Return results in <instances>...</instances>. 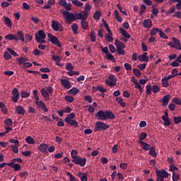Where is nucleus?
<instances>
[{
    "label": "nucleus",
    "mask_w": 181,
    "mask_h": 181,
    "mask_svg": "<svg viewBox=\"0 0 181 181\" xmlns=\"http://www.w3.org/2000/svg\"><path fill=\"white\" fill-rule=\"evenodd\" d=\"M170 98H172V96L170 95H165L163 98V106L166 107L169 104V101L170 100Z\"/></svg>",
    "instance_id": "obj_19"
},
{
    "label": "nucleus",
    "mask_w": 181,
    "mask_h": 181,
    "mask_svg": "<svg viewBox=\"0 0 181 181\" xmlns=\"http://www.w3.org/2000/svg\"><path fill=\"white\" fill-rule=\"evenodd\" d=\"M175 170H178L177 167H176V165H175V164H170V172H175Z\"/></svg>",
    "instance_id": "obj_61"
},
{
    "label": "nucleus",
    "mask_w": 181,
    "mask_h": 181,
    "mask_svg": "<svg viewBox=\"0 0 181 181\" xmlns=\"http://www.w3.org/2000/svg\"><path fill=\"white\" fill-rule=\"evenodd\" d=\"M90 40L91 42H95L96 40L95 33L94 31H91L90 33Z\"/></svg>",
    "instance_id": "obj_59"
},
{
    "label": "nucleus",
    "mask_w": 181,
    "mask_h": 181,
    "mask_svg": "<svg viewBox=\"0 0 181 181\" xmlns=\"http://www.w3.org/2000/svg\"><path fill=\"white\" fill-rule=\"evenodd\" d=\"M4 57L5 60H9L10 59H12V56L10 55L9 52H8L7 51L4 52Z\"/></svg>",
    "instance_id": "obj_52"
},
{
    "label": "nucleus",
    "mask_w": 181,
    "mask_h": 181,
    "mask_svg": "<svg viewBox=\"0 0 181 181\" xmlns=\"http://www.w3.org/2000/svg\"><path fill=\"white\" fill-rule=\"evenodd\" d=\"M133 73L136 76V77H141V71H139V69H133Z\"/></svg>",
    "instance_id": "obj_56"
},
{
    "label": "nucleus",
    "mask_w": 181,
    "mask_h": 181,
    "mask_svg": "<svg viewBox=\"0 0 181 181\" xmlns=\"http://www.w3.org/2000/svg\"><path fill=\"white\" fill-rule=\"evenodd\" d=\"M146 88V95H151V94H152V86L151 85H147Z\"/></svg>",
    "instance_id": "obj_41"
},
{
    "label": "nucleus",
    "mask_w": 181,
    "mask_h": 181,
    "mask_svg": "<svg viewBox=\"0 0 181 181\" xmlns=\"http://www.w3.org/2000/svg\"><path fill=\"white\" fill-rule=\"evenodd\" d=\"M71 158H73V159H76V158L78 157V156H77L78 153L76 150H72L71 152Z\"/></svg>",
    "instance_id": "obj_60"
},
{
    "label": "nucleus",
    "mask_w": 181,
    "mask_h": 181,
    "mask_svg": "<svg viewBox=\"0 0 181 181\" xmlns=\"http://www.w3.org/2000/svg\"><path fill=\"white\" fill-rule=\"evenodd\" d=\"M108 128H110L109 124H106L105 123H104L103 122H97L95 127L94 128L93 131L95 132L101 131V129H103V131H105L106 129H108Z\"/></svg>",
    "instance_id": "obj_6"
},
{
    "label": "nucleus",
    "mask_w": 181,
    "mask_h": 181,
    "mask_svg": "<svg viewBox=\"0 0 181 181\" xmlns=\"http://www.w3.org/2000/svg\"><path fill=\"white\" fill-rule=\"evenodd\" d=\"M80 90L77 89V88H72L71 90H68V94H71V95H77Z\"/></svg>",
    "instance_id": "obj_25"
},
{
    "label": "nucleus",
    "mask_w": 181,
    "mask_h": 181,
    "mask_svg": "<svg viewBox=\"0 0 181 181\" xmlns=\"http://www.w3.org/2000/svg\"><path fill=\"white\" fill-rule=\"evenodd\" d=\"M146 136H148V134L145 132H142L140 134L139 136V142H142V141H144V139H146Z\"/></svg>",
    "instance_id": "obj_34"
},
{
    "label": "nucleus",
    "mask_w": 181,
    "mask_h": 181,
    "mask_svg": "<svg viewBox=\"0 0 181 181\" xmlns=\"http://www.w3.org/2000/svg\"><path fill=\"white\" fill-rule=\"evenodd\" d=\"M60 81L62 86H63L64 88H71V83H70V81H69V80L62 78L60 79Z\"/></svg>",
    "instance_id": "obj_14"
},
{
    "label": "nucleus",
    "mask_w": 181,
    "mask_h": 181,
    "mask_svg": "<svg viewBox=\"0 0 181 181\" xmlns=\"http://www.w3.org/2000/svg\"><path fill=\"white\" fill-rule=\"evenodd\" d=\"M12 101H13L14 103H18L19 97H21V95H19V90L16 88H14L12 90Z\"/></svg>",
    "instance_id": "obj_11"
},
{
    "label": "nucleus",
    "mask_w": 181,
    "mask_h": 181,
    "mask_svg": "<svg viewBox=\"0 0 181 181\" xmlns=\"http://www.w3.org/2000/svg\"><path fill=\"white\" fill-rule=\"evenodd\" d=\"M106 57L108 60H110L111 62H112V63H115L116 60H115V58L114 57V55H112V54L110 52L108 54H106Z\"/></svg>",
    "instance_id": "obj_35"
},
{
    "label": "nucleus",
    "mask_w": 181,
    "mask_h": 181,
    "mask_svg": "<svg viewBox=\"0 0 181 181\" xmlns=\"http://www.w3.org/2000/svg\"><path fill=\"white\" fill-rule=\"evenodd\" d=\"M26 142L29 145H33V144H35V139H33V138H32V136H29L26 138Z\"/></svg>",
    "instance_id": "obj_37"
},
{
    "label": "nucleus",
    "mask_w": 181,
    "mask_h": 181,
    "mask_svg": "<svg viewBox=\"0 0 181 181\" xmlns=\"http://www.w3.org/2000/svg\"><path fill=\"white\" fill-rule=\"evenodd\" d=\"M81 15H82V18H78V20H81V28L82 29H83L84 30H88V23L86 22V19H87V18H88V13L86 12H81Z\"/></svg>",
    "instance_id": "obj_4"
},
{
    "label": "nucleus",
    "mask_w": 181,
    "mask_h": 181,
    "mask_svg": "<svg viewBox=\"0 0 181 181\" xmlns=\"http://www.w3.org/2000/svg\"><path fill=\"white\" fill-rule=\"evenodd\" d=\"M172 40L173 42H168V46H170V47H173V49L181 50L180 41L177 40L176 37H173Z\"/></svg>",
    "instance_id": "obj_7"
},
{
    "label": "nucleus",
    "mask_w": 181,
    "mask_h": 181,
    "mask_svg": "<svg viewBox=\"0 0 181 181\" xmlns=\"http://www.w3.org/2000/svg\"><path fill=\"white\" fill-rule=\"evenodd\" d=\"M139 144H141V145H142V148L144 151H149L152 148L151 145H149L148 143L145 141H139Z\"/></svg>",
    "instance_id": "obj_20"
},
{
    "label": "nucleus",
    "mask_w": 181,
    "mask_h": 181,
    "mask_svg": "<svg viewBox=\"0 0 181 181\" xmlns=\"http://www.w3.org/2000/svg\"><path fill=\"white\" fill-rule=\"evenodd\" d=\"M64 99L66 100V101H67V103H73V101H74V97L71 95H66L64 97Z\"/></svg>",
    "instance_id": "obj_44"
},
{
    "label": "nucleus",
    "mask_w": 181,
    "mask_h": 181,
    "mask_svg": "<svg viewBox=\"0 0 181 181\" xmlns=\"http://www.w3.org/2000/svg\"><path fill=\"white\" fill-rule=\"evenodd\" d=\"M159 30H160V29H159V28L151 29V33H150L151 36H155V35H156L158 32L159 33Z\"/></svg>",
    "instance_id": "obj_47"
},
{
    "label": "nucleus",
    "mask_w": 181,
    "mask_h": 181,
    "mask_svg": "<svg viewBox=\"0 0 181 181\" xmlns=\"http://www.w3.org/2000/svg\"><path fill=\"white\" fill-rule=\"evenodd\" d=\"M65 122L66 124H69L71 127H75V128H78V122L76 119H71L69 120H65Z\"/></svg>",
    "instance_id": "obj_17"
},
{
    "label": "nucleus",
    "mask_w": 181,
    "mask_h": 181,
    "mask_svg": "<svg viewBox=\"0 0 181 181\" xmlns=\"http://www.w3.org/2000/svg\"><path fill=\"white\" fill-rule=\"evenodd\" d=\"M145 11H146V6L141 4L140 7L139 15H142L143 13H145Z\"/></svg>",
    "instance_id": "obj_48"
},
{
    "label": "nucleus",
    "mask_w": 181,
    "mask_h": 181,
    "mask_svg": "<svg viewBox=\"0 0 181 181\" xmlns=\"http://www.w3.org/2000/svg\"><path fill=\"white\" fill-rule=\"evenodd\" d=\"M10 168H12L15 172H19L22 169V167L18 163L11 165Z\"/></svg>",
    "instance_id": "obj_32"
},
{
    "label": "nucleus",
    "mask_w": 181,
    "mask_h": 181,
    "mask_svg": "<svg viewBox=\"0 0 181 181\" xmlns=\"http://www.w3.org/2000/svg\"><path fill=\"white\" fill-rule=\"evenodd\" d=\"M74 118H76V114H74V112H71L67 115V117L65 118L64 121L74 119Z\"/></svg>",
    "instance_id": "obj_38"
},
{
    "label": "nucleus",
    "mask_w": 181,
    "mask_h": 181,
    "mask_svg": "<svg viewBox=\"0 0 181 181\" xmlns=\"http://www.w3.org/2000/svg\"><path fill=\"white\" fill-rule=\"evenodd\" d=\"M65 69L69 71H73V70H74V66L71 64V63H68L66 64Z\"/></svg>",
    "instance_id": "obj_43"
},
{
    "label": "nucleus",
    "mask_w": 181,
    "mask_h": 181,
    "mask_svg": "<svg viewBox=\"0 0 181 181\" xmlns=\"http://www.w3.org/2000/svg\"><path fill=\"white\" fill-rule=\"evenodd\" d=\"M120 169H122L123 170H125L127 168H128V163H122L119 164Z\"/></svg>",
    "instance_id": "obj_58"
},
{
    "label": "nucleus",
    "mask_w": 181,
    "mask_h": 181,
    "mask_svg": "<svg viewBox=\"0 0 181 181\" xmlns=\"http://www.w3.org/2000/svg\"><path fill=\"white\" fill-rule=\"evenodd\" d=\"M71 29L75 35H77V33H78V25L76 23H74L71 25Z\"/></svg>",
    "instance_id": "obj_36"
},
{
    "label": "nucleus",
    "mask_w": 181,
    "mask_h": 181,
    "mask_svg": "<svg viewBox=\"0 0 181 181\" xmlns=\"http://www.w3.org/2000/svg\"><path fill=\"white\" fill-rule=\"evenodd\" d=\"M162 119L164 122V125H165V127H169V125H170L169 117H162Z\"/></svg>",
    "instance_id": "obj_40"
},
{
    "label": "nucleus",
    "mask_w": 181,
    "mask_h": 181,
    "mask_svg": "<svg viewBox=\"0 0 181 181\" xmlns=\"http://www.w3.org/2000/svg\"><path fill=\"white\" fill-rule=\"evenodd\" d=\"M62 15L63 16H64L65 20L68 23H71L73 21H78V19H83V16L81 14V12L74 15V13L65 11L62 13Z\"/></svg>",
    "instance_id": "obj_2"
},
{
    "label": "nucleus",
    "mask_w": 181,
    "mask_h": 181,
    "mask_svg": "<svg viewBox=\"0 0 181 181\" xmlns=\"http://www.w3.org/2000/svg\"><path fill=\"white\" fill-rule=\"evenodd\" d=\"M18 62V64H25V62H29V59L21 57L16 59Z\"/></svg>",
    "instance_id": "obj_29"
},
{
    "label": "nucleus",
    "mask_w": 181,
    "mask_h": 181,
    "mask_svg": "<svg viewBox=\"0 0 181 181\" xmlns=\"http://www.w3.org/2000/svg\"><path fill=\"white\" fill-rule=\"evenodd\" d=\"M144 28H145L146 29H151L152 28V20L151 19H146L143 21L142 23Z\"/></svg>",
    "instance_id": "obj_15"
},
{
    "label": "nucleus",
    "mask_w": 181,
    "mask_h": 181,
    "mask_svg": "<svg viewBox=\"0 0 181 181\" xmlns=\"http://www.w3.org/2000/svg\"><path fill=\"white\" fill-rule=\"evenodd\" d=\"M156 176H160L165 179L166 177H169V173H168L165 169H162L156 171Z\"/></svg>",
    "instance_id": "obj_12"
},
{
    "label": "nucleus",
    "mask_w": 181,
    "mask_h": 181,
    "mask_svg": "<svg viewBox=\"0 0 181 181\" xmlns=\"http://www.w3.org/2000/svg\"><path fill=\"white\" fill-rule=\"evenodd\" d=\"M47 37L48 42H51L52 45H55V46H57V47H62V44L60 43V41L57 37L52 35V33H48Z\"/></svg>",
    "instance_id": "obj_5"
},
{
    "label": "nucleus",
    "mask_w": 181,
    "mask_h": 181,
    "mask_svg": "<svg viewBox=\"0 0 181 181\" xmlns=\"http://www.w3.org/2000/svg\"><path fill=\"white\" fill-rule=\"evenodd\" d=\"M16 111L17 114H19L20 115H25V109L22 106H17L16 107Z\"/></svg>",
    "instance_id": "obj_22"
},
{
    "label": "nucleus",
    "mask_w": 181,
    "mask_h": 181,
    "mask_svg": "<svg viewBox=\"0 0 181 181\" xmlns=\"http://www.w3.org/2000/svg\"><path fill=\"white\" fill-rule=\"evenodd\" d=\"M115 45L116 46V49H125V44L124 42H120L119 40L116 39Z\"/></svg>",
    "instance_id": "obj_18"
},
{
    "label": "nucleus",
    "mask_w": 181,
    "mask_h": 181,
    "mask_svg": "<svg viewBox=\"0 0 181 181\" xmlns=\"http://www.w3.org/2000/svg\"><path fill=\"white\" fill-rule=\"evenodd\" d=\"M116 101L117 103H118V104H119V105H121V107H122L123 108H125V107H127V103H125L124 102V100H122V98H116Z\"/></svg>",
    "instance_id": "obj_28"
},
{
    "label": "nucleus",
    "mask_w": 181,
    "mask_h": 181,
    "mask_svg": "<svg viewBox=\"0 0 181 181\" xmlns=\"http://www.w3.org/2000/svg\"><path fill=\"white\" fill-rule=\"evenodd\" d=\"M21 98H28L30 95V93H28L26 91H23L21 93Z\"/></svg>",
    "instance_id": "obj_49"
},
{
    "label": "nucleus",
    "mask_w": 181,
    "mask_h": 181,
    "mask_svg": "<svg viewBox=\"0 0 181 181\" xmlns=\"http://www.w3.org/2000/svg\"><path fill=\"white\" fill-rule=\"evenodd\" d=\"M35 104L37 107H39V108H42V106L45 105V102H43V100H38L35 101Z\"/></svg>",
    "instance_id": "obj_50"
},
{
    "label": "nucleus",
    "mask_w": 181,
    "mask_h": 181,
    "mask_svg": "<svg viewBox=\"0 0 181 181\" xmlns=\"http://www.w3.org/2000/svg\"><path fill=\"white\" fill-rule=\"evenodd\" d=\"M109 80L105 81V83L107 86H109L110 87H114V86H117V78H115V75L110 74L109 76Z\"/></svg>",
    "instance_id": "obj_10"
},
{
    "label": "nucleus",
    "mask_w": 181,
    "mask_h": 181,
    "mask_svg": "<svg viewBox=\"0 0 181 181\" xmlns=\"http://www.w3.org/2000/svg\"><path fill=\"white\" fill-rule=\"evenodd\" d=\"M180 179V175L177 173H173V180L177 181Z\"/></svg>",
    "instance_id": "obj_46"
},
{
    "label": "nucleus",
    "mask_w": 181,
    "mask_h": 181,
    "mask_svg": "<svg viewBox=\"0 0 181 181\" xmlns=\"http://www.w3.org/2000/svg\"><path fill=\"white\" fill-rule=\"evenodd\" d=\"M116 51L118 54H122V56L125 54V50H124V48H116Z\"/></svg>",
    "instance_id": "obj_51"
},
{
    "label": "nucleus",
    "mask_w": 181,
    "mask_h": 181,
    "mask_svg": "<svg viewBox=\"0 0 181 181\" xmlns=\"http://www.w3.org/2000/svg\"><path fill=\"white\" fill-rule=\"evenodd\" d=\"M16 37L17 39L16 40V42H18V40H21V42H25V35L23 34V32H22L21 30H19L17 32Z\"/></svg>",
    "instance_id": "obj_16"
},
{
    "label": "nucleus",
    "mask_w": 181,
    "mask_h": 181,
    "mask_svg": "<svg viewBox=\"0 0 181 181\" xmlns=\"http://www.w3.org/2000/svg\"><path fill=\"white\" fill-rule=\"evenodd\" d=\"M11 149L13 150V152L14 153H18V152H19V148H18L17 146L12 145L11 146Z\"/></svg>",
    "instance_id": "obj_63"
},
{
    "label": "nucleus",
    "mask_w": 181,
    "mask_h": 181,
    "mask_svg": "<svg viewBox=\"0 0 181 181\" xmlns=\"http://www.w3.org/2000/svg\"><path fill=\"white\" fill-rule=\"evenodd\" d=\"M46 33L43 30H40L37 33H35V40L37 43H40V45H43L46 43Z\"/></svg>",
    "instance_id": "obj_3"
},
{
    "label": "nucleus",
    "mask_w": 181,
    "mask_h": 181,
    "mask_svg": "<svg viewBox=\"0 0 181 181\" xmlns=\"http://www.w3.org/2000/svg\"><path fill=\"white\" fill-rule=\"evenodd\" d=\"M163 87H169V81L166 78V76L163 77L161 80Z\"/></svg>",
    "instance_id": "obj_31"
},
{
    "label": "nucleus",
    "mask_w": 181,
    "mask_h": 181,
    "mask_svg": "<svg viewBox=\"0 0 181 181\" xmlns=\"http://www.w3.org/2000/svg\"><path fill=\"white\" fill-rule=\"evenodd\" d=\"M138 59L139 60V62H146V63H148V62H149V57H148V53L144 52V54L139 55Z\"/></svg>",
    "instance_id": "obj_13"
},
{
    "label": "nucleus",
    "mask_w": 181,
    "mask_h": 181,
    "mask_svg": "<svg viewBox=\"0 0 181 181\" xmlns=\"http://www.w3.org/2000/svg\"><path fill=\"white\" fill-rule=\"evenodd\" d=\"M100 18H101V12L97 11L93 14V18L95 19V21H99Z\"/></svg>",
    "instance_id": "obj_39"
},
{
    "label": "nucleus",
    "mask_w": 181,
    "mask_h": 181,
    "mask_svg": "<svg viewBox=\"0 0 181 181\" xmlns=\"http://www.w3.org/2000/svg\"><path fill=\"white\" fill-rule=\"evenodd\" d=\"M67 176H69L70 181H76V177L70 173H66Z\"/></svg>",
    "instance_id": "obj_64"
},
{
    "label": "nucleus",
    "mask_w": 181,
    "mask_h": 181,
    "mask_svg": "<svg viewBox=\"0 0 181 181\" xmlns=\"http://www.w3.org/2000/svg\"><path fill=\"white\" fill-rule=\"evenodd\" d=\"M41 94L47 101L49 100V93H47V90H46V89H41Z\"/></svg>",
    "instance_id": "obj_26"
},
{
    "label": "nucleus",
    "mask_w": 181,
    "mask_h": 181,
    "mask_svg": "<svg viewBox=\"0 0 181 181\" xmlns=\"http://www.w3.org/2000/svg\"><path fill=\"white\" fill-rule=\"evenodd\" d=\"M7 50L12 54V56H14V57H18V53L15 52L13 49L11 48H7Z\"/></svg>",
    "instance_id": "obj_55"
},
{
    "label": "nucleus",
    "mask_w": 181,
    "mask_h": 181,
    "mask_svg": "<svg viewBox=\"0 0 181 181\" xmlns=\"http://www.w3.org/2000/svg\"><path fill=\"white\" fill-rule=\"evenodd\" d=\"M72 4L75 5V6H78V8H81L84 4L83 2L78 1V0H73Z\"/></svg>",
    "instance_id": "obj_33"
},
{
    "label": "nucleus",
    "mask_w": 181,
    "mask_h": 181,
    "mask_svg": "<svg viewBox=\"0 0 181 181\" xmlns=\"http://www.w3.org/2000/svg\"><path fill=\"white\" fill-rule=\"evenodd\" d=\"M158 35L160 36V37H163V39H168V35L162 31V30H159Z\"/></svg>",
    "instance_id": "obj_54"
},
{
    "label": "nucleus",
    "mask_w": 181,
    "mask_h": 181,
    "mask_svg": "<svg viewBox=\"0 0 181 181\" xmlns=\"http://www.w3.org/2000/svg\"><path fill=\"white\" fill-rule=\"evenodd\" d=\"M119 32L122 33V36H124L126 39H131V35L127 32L124 28H119Z\"/></svg>",
    "instance_id": "obj_21"
},
{
    "label": "nucleus",
    "mask_w": 181,
    "mask_h": 181,
    "mask_svg": "<svg viewBox=\"0 0 181 181\" xmlns=\"http://www.w3.org/2000/svg\"><path fill=\"white\" fill-rule=\"evenodd\" d=\"M72 162L75 163V165H79V166H86V163L87 162V158H82L80 156H78L76 158L72 160Z\"/></svg>",
    "instance_id": "obj_8"
},
{
    "label": "nucleus",
    "mask_w": 181,
    "mask_h": 181,
    "mask_svg": "<svg viewBox=\"0 0 181 181\" xmlns=\"http://www.w3.org/2000/svg\"><path fill=\"white\" fill-rule=\"evenodd\" d=\"M96 118L100 121H107V119H115V115L110 110H99L95 114Z\"/></svg>",
    "instance_id": "obj_1"
},
{
    "label": "nucleus",
    "mask_w": 181,
    "mask_h": 181,
    "mask_svg": "<svg viewBox=\"0 0 181 181\" xmlns=\"http://www.w3.org/2000/svg\"><path fill=\"white\" fill-rule=\"evenodd\" d=\"M39 151L40 152H43L44 153L47 152V144H42L40 146L38 147Z\"/></svg>",
    "instance_id": "obj_24"
},
{
    "label": "nucleus",
    "mask_w": 181,
    "mask_h": 181,
    "mask_svg": "<svg viewBox=\"0 0 181 181\" xmlns=\"http://www.w3.org/2000/svg\"><path fill=\"white\" fill-rule=\"evenodd\" d=\"M51 27L53 29V30H54V32H63L64 30L62 24H60V23L56 21H52Z\"/></svg>",
    "instance_id": "obj_9"
},
{
    "label": "nucleus",
    "mask_w": 181,
    "mask_h": 181,
    "mask_svg": "<svg viewBox=\"0 0 181 181\" xmlns=\"http://www.w3.org/2000/svg\"><path fill=\"white\" fill-rule=\"evenodd\" d=\"M149 151V155H151V156H153V158H156V156H158L154 146H151Z\"/></svg>",
    "instance_id": "obj_30"
},
{
    "label": "nucleus",
    "mask_w": 181,
    "mask_h": 181,
    "mask_svg": "<svg viewBox=\"0 0 181 181\" xmlns=\"http://www.w3.org/2000/svg\"><path fill=\"white\" fill-rule=\"evenodd\" d=\"M5 39H6V40H17L16 39V35H13V34H8L5 35Z\"/></svg>",
    "instance_id": "obj_27"
},
{
    "label": "nucleus",
    "mask_w": 181,
    "mask_h": 181,
    "mask_svg": "<svg viewBox=\"0 0 181 181\" xmlns=\"http://www.w3.org/2000/svg\"><path fill=\"white\" fill-rule=\"evenodd\" d=\"M173 103H174V104H177V105H181V99H179L177 98H173Z\"/></svg>",
    "instance_id": "obj_53"
},
{
    "label": "nucleus",
    "mask_w": 181,
    "mask_h": 181,
    "mask_svg": "<svg viewBox=\"0 0 181 181\" xmlns=\"http://www.w3.org/2000/svg\"><path fill=\"white\" fill-rule=\"evenodd\" d=\"M173 121H174L175 124H180L181 117H174Z\"/></svg>",
    "instance_id": "obj_62"
},
{
    "label": "nucleus",
    "mask_w": 181,
    "mask_h": 181,
    "mask_svg": "<svg viewBox=\"0 0 181 181\" xmlns=\"http://www.w3.org/2000/svg\"><path fill=\"white\" fill-rule=\"evenodd\" d=\"M4 18L5 25H6V26H8L10 28H12V21L11 20V18L6 16H4Z\"/></svg>",
    "instance_id": "obj_23"
},
{
    "label": "nucleus",
    "mask_w": 181,
    "mask_h": 181,
    "mask_svg": "<svg viewBox=\"0 0 181 181\" xmlns=\"http://www.w3.org/2000/svg\"><path fill=\"white\" fill-rule=\"evenodd\" d=\"M52 59L54 60V62H57V63H59L60 60H62V58H60V56H56V55H52Z\"/></svg>",
    "instance_id": "obj_57"
},
{
    "label": "nucleus",
    "mask_w": 181,
    "mask_h": 181,
    "mask_svg": "<svg viewBox=\"0 0 181 181\" xmlns=\"http://www.w3.org/2000/svg\"><path fill=\"white\" fill-rule=\"evenodd\" d=\"M152 91H153V93H154V94H156V93H159V91H160V88H159V86H158V85H154L152 87Z\"/></svg>",
    "instance_id": "obj_45"
},
{
    "label": "nucleus",
    "mask_w": 181,
    "mask_h": 181,
    "mask_svg": "<svg viewBox=\"0 0 181 181\" xmlns=\"http://www.w3.org/2000/svg\"><path fill=\"white\" fill-rule=\"evenodd\" d=\"M90 11H91V5H90V4H86L85 5L84 11H81V12H86V13H88V12H90Z\"/></svg>",
    "instance_id": "obj_42"
}]
</instances>
